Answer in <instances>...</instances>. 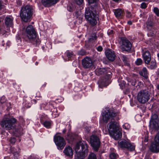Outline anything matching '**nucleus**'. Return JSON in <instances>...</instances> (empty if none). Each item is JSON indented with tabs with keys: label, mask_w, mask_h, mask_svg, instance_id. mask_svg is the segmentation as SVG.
Wrapping results in <instances>:
<instances>
[{
	"label": "nucleus",
	"mask_w": 159,
	"mask_h": 159,
	"mask_svg": "<svg viewBox=\"0 0 159 159\" xmlns=\"http://www.w3.org/2000/svg\"><path fill=\"white\" fill-rule=\"evenodd\" d=\"M17 121L16 119L12 117L2 120L1 122V125L6 129L11 130L16 127Z\"/></svg>",
	"instance_id": "nucleus-7"
},
{
	"label": "nucleus",
	"mask_w": 159,
	"mask_h": 159,
	"mask_svg": "<svg viewBox=\"0 0 159 159\" xmlns=\"http://www.w3.org/2000/svg\"><path fill=\"white\" fill-rule=\"evenodd\" d=\"M74 138V136L72 133H67L66 139L69 142L72 141Z\"/></svg>",
	"instance_id": "nucleus-25"
},
{
	"label": "nucleus",
	"mask_w": 159,
	"mask_h": 159,
	"mask_svg": "<svg viewBox=\"0 0 159 159\" xmlns=\"http://www.w3.org/2000/svg\"><path fill=\"white\" fill-rule=\"evenodd\" d=\"M66 129H64L63 130V133H65V132H66Z\"/></svg>",
	"instance_id": "nucleus-54"
},
{
	"label": "nucleus",
	"mask_w": 159,
	"mask_h": 159,
	"mask_svg": "<svg viewBox=\"0 0 159 159\" xmlns=\"http://www.w3.org/2000/svg\"><path fill=\"white\" fill-rule=\"evenodd\" d=\"M107 58L111 61H113L115 58L116 55L114 52L111 50H107L105 52Z\"/></svg>",
	"instance_id": "nucleus-14"
},
{
	"label": "nucleus",
	"mask_w": 159,
	"mask_h": 159,
	"mask_svg": "<svg viewBox=\"0 0 159 159\" xmlns=\"http://www.w3.org/2000/svg\"><path fill=\"white\" fill-rule=\"evenodd\" d=\"M6 32V31L3 30L2 28H0V34L4 35Z\"/></svg>",
	"instance_id": "nucleus-44"
},
{
	"label": "nucleus",
	"mask_w": 159,
	"mask_h": 159,
	"mask_svg": "<svg viewBox=\"0 0 159 159\" xmlns=\"http://www.w3.org/2000/svg\"><path fill=\"white\" fill-rule=\"evenodd\" d=\"M107 68H100L97 69L96 70V73L97 75H99L102 74H106L107 73Z\"/></svg>",
	"instance_id": "nucleus-21"
},
{
	"label": "nucleus",
	"mask_w": 159,
	"mask_h": 159,
	"mask_svg": "<svg viewBox=\"0 0 159 159\" xmlns=\"http://www.w3.org/2000/svg\"><path fill=\"white\" fill-rule=\"evenodd\" d=\"M148 137L147 136V135H146L145 137V139H144V142H147L148 141Z\"/></svg>",
	"instance_id": "nucleus-48"
},
{
	"label": "nucleus",
	"mask_w": 159,
	"mask_h": 159,
	"mask_svg": "<svg viewBox=\"0 0 159 159\" xmlns=\"http://www.w3.org/2000/svg\"><path fill=\"white\" fill-rule=\"evenodd\" d=\"M78 54L81 56H83L86 55V52L85 50L82 49L78 52Z\"/></svg>",
	"instance_id": "nucleus-36"
},
{
	"label": "nucleus",
	"mask_w": 159,
	"mask_h": 159,
	"mask_svg": "<svg viewBox=\"0 0 159 159\" xmlns=\"http://www.w3.org/2000/svg\"><path fill=\"white\" fill-rule=\"evenodd\" d=\"M113 0L115 2H117L118 1H119L120 0Z\"/></svg>",
	"instance_id": "nucleus-57"
},
{
	"label": "nucleus",
	"mask_w": 159,
	"mask_h": 159,
	"mask_svg": "<svg viewBox=\"0 0 159 159\" xmlns=\"http://www.w3.org/2000/svg\"><path fill=\"white\" fill-rule=\"evenodd\" d=\"M135 84V82H134L133 83H132V85H134Z\"/></svg>",
	"instance_id": "nucleus-59"
},
{
	"label": "nucleus",
	"mask_w": 159,
	"mask_h": 159,
	"mask_svg": "<svg viewBox=\"0 0 159 159\" xmlns=\"http://www.w3.org/2000/svg\"><path fill=\"white\" fill-rule=\"evenodd\" d=\"M26 38L36 46L39 45L41 41L38 38L36 37V34L33 27L32 25L28 26L25 30Z\"/></svg>",
	"instance_id": "nucleus-4"
},
{
	"label": "nucleus",
	"mask_w": 159,
	"mask_h": 159,
	"mask_svg": "<svg viewBox=\"0 0 159 159\" xmlns=\"http://www.w3.org/2000/svg\"><path fill=\"white\" fill-rule=\"evenodd\" d=\"M75 150L78 159H84L88 152V145L85 142L80 141L76 145Z\"/></svg>",
	"instance_id": "nucleus-3"
},
{
	"label": "nucleus",
	"mask_w": 159,
	"mask_h": 159,
	"mask_svg": "<svg viewBox=\"0 0 159 159\" xmlns=\"http://www.w3.org/2000/svg\"><path fill=\"white\" fill-rule=\"evenodd\" d=\"M66 56L69 58H70L72 57L74 54L72 52H70L69 50L67 51L66 52Z\"/></svg>",
	"instance_id": "nucleus-29"
},
{
	"label": "nucleus",
	"mask_w": 159,
	"mask_h": 159,
	"mask_svg": "<svg viewBox=\"0 0 159 159\" xmlns=\"http://www.w3.org/2000/svg\"><path fill=\"white\" fill-rule=\"evenodd\" d=\"M63 152L66 156L69 157H71L73 155V150L70 146L66 147L63 151Z\"/></svg>",
	"instance_id": "nucleus-17"
},
{
	"label": "nucleus",
	"mask_w": 159,
	"mask_h": 159,
	"mask_svg": "<svg viewBox=\"0 0 159 159\" xmlns=\"http://www.w3.org/2000/svg\"><path fill=\"white\" fill-rule=\"evenodd\" d=\"M123 128L126 129H129L130 128V126L129 124L128 123L125 124L123 126Z\"/></svg>",
	"instance_id": "nucleus-38"
},
{
	"label": "nucleus",
	"mask_w": 159,
	"mask_h": 159,
	"mask_svg": "<svg viewBox=\"0 0 159 159\" xmlns=\"http://www.w3.org/2000/svg\"><path fill=\"white\" fill-rule=\"evenodd\" d=\"M82 64L84 68H89L93 65V63L90 58L87 57L82 60Z\"/></svg>",
	"instance_id": "nucleus-13"
},
{
	"label": "nucleus",
	"mask_w": 159,
	"mask_h": 159,
	"mask_svg": "<svg viewBox=\"0 0 159 159\" xmlns=\"http://www.w3.org/2000/svg\"><path fill=\"white\" fill-rule=\"evenodd\" d=\"M43 124L45 127L47 128H49L51 125V122L49 121H44Z\"/></svg>",
	"instance_id": "nucleus-32"
},
{
	"label": "nucleus",
	"mask_w": 159,
	"mask_h": 159,
	"mask_svg": "<svg viewBox=\"0 0 159 159\" xmlns=\"http://www.w3.org/2000/svg\"><path fill=\"white\" fill-rule=\"evenodd\" d=\"M68 11H72V10H73V8H72L71 6H69V8H68Z\"/></svg>",
	"instance_id": "nucleus-51"
},
{
	"label": "nucleus",
	"mask_w": 159,
	"mask_h": 159,
	"mask_svg": "<svg viewBox=\"0 0 159 159\" xmlns=\"http://www.w3.org/2000/svg\"><path fill=\"white\" fill-rule=\"evenodd\" d=\"M108 79L107 78H101L98 81L99 87L100 88H102L103 87L106 86V83Z\"/></svg>",
	"instance_id": "nucleus-19"
},
{
	"label": "nucleus",
	"mask_w": 159,
	"mask_h": 159,
	"mask_svg": "<svg viewBox=\"0 0 159 159\" xmlns=\"http://www.w3.org/2000/svg\"><path fill=\"white\" fill-rule=\"evenodd\" d=\"M20 152V149L19 148H18V151H16L15 150H14L13 151V155L16 158H17L19 157V153Z\"/></svg>",
	"instance_id": "nucleus-28"
},
{
	"label": "nucleus",
	"mask_w": 159,
	"mask_h": 159,
	"mask_svg": "<svg viewBox=\"0 0 159 159\" xmlns=\"http://www.w3.org/2000/svg\"><path fill=\"white\" fill-rule=\"evenodd\" d=\"M33 101L35 103H36L37 102V101L35 99H33Z\"/></svg>",
	"instance_id": "nucleus-55"
},
{
	"label": "nucleus",
	"mask_w": 159,
	"mask_h": 159,
	"mask_svg": "<svg viewBox=\"0 0 159 159\" xmlns=\"http://www.w3.org/2000/svg\"><path fill=\"white\" fill-rule=\"evenodd\" d=\"M120 40L122 41L123 46L121 48V49L122 51H130L132 47V44L126 38L124 37H121Z\"/></svg>",
	"instance_id": "nucleus-11"
},
{
	"label": "nucleus",
	"mask_w": 159,
	"mask_h": 159,
	"mask_svg": "<svg viewBox=\"0 0 159 159\" xmlns=\"http://www.w3.org/2000/svg\"><path fill=\"white\" fill-rule=\"evenodd\" d=\"M121 58L123 61L125 63H127L128 58L127 57L124 55H122L121 56Z\"/></svg>",
	"instance_id": "nucleus-34"
},
{
	"label": "nucleus",
	"mask_w": 159,
	"mask_h": 159,
	"mask_svg": "<svg viewBox=\"0 0 159 159\" xmlns=\"http://www.w3.org/2000/svg\"><path fill=\"white\" fill-rule=\"evenodd\" d=\"M88 159H97V158L96 155L93 153H92L89 155Z\"/></svg>",
	"instance_id": "nucleus-30"
},
{
	"label": "nucleus",
	"mask_w": 159,
	"mask_h": 159,
	"mask_svg": "<svg viewBox=\"0 0 159 159\" xmlns=\"http://www.w3.org/2000/svg\"><path fill=\"white\" fill-rule=\"evenodd\" d=\"M59 133H57L54 137V141L59 150L63 149L66 145V142L64 139L62 137L57 135Z\"/></svg>",
	"instance_id": "nucleus-8"
},
{
	"label": "nucleus",
	"mask_w": 159,
	"mask_h": 159,
	"mask_svg": "<svg viewBox=\"0 0 159 159\" xmlns=\"http://www.w3.org/2000/svg\"><path fill=\"white\" fill-rule=\"evenodd\" d=\"M117 113L109 109H107L102 113V120L104 122L107 123L109 120H111L107 125V128L109 134L114 132H117L119 129V124L114 120V118L116 116Z\"/></svg>",
	"instance_id": "nucleus-1"
},
{
	"label": "nucleus",
	"mask_w": 159,
	"mask_h": 159,
	"mask_svg": "<svg viewBox=\"0 0 159 159\" xmlns=\"http://www.w3.org/2000/svg\"><path fill=\"white\" fill-rule=\"evenodd\" d=\"M16 139L14 138H11L10 139V143H12V144H14L16 142Z\"/></svg>",
	"instance_id": "nucleus-42"
},
{
	"label": "nucleus",
	"mask_w": 159,
	"mask_h": 159,
	"mask_svg": "<svg viewBox=\"0 0 159 159\" xmlns=\"http://www.w3.org/2000/svg\"><path fill=\"white\" fill-rule=\"evenodd\" d=\"M85 17L89 23L92 26H94L99 20L98 15L95 9L92 6L87 7L85 12Z\"/></svg>",
	"instance_id": "nucleus-2"
},
{
	"label": "nucleus",
	"mask_w": 159,
	"mask_h": 159,
	"mask_svg": "<svg viewBox=\"0 0 159 159\" xmlns=\"http://www.w3.org/2000/svg\"><path fill=\"white\" fill-rule=\"evenodd\" d=\"M142 56L145 63L149 64L151 59V57L149 52L148 50H143Z\"/></svg>",
	"instance_id": "nucleus-12"
},
{
	"label": "nucleus",
	"mask_w": 159,
	"mask_h": 159,
	"mask_svg": "<svg viewBox=\"0 0 159 159\" xmlns=\"http://www.w3.org/2000/svg\"><path fill=\"white\" fill-rule=\"evenodd\" d=\"M157 89L159 90V84L157 86Z\"/></svg>",
	"instance_id": "nucleus-58"
},
{
	"label": "nucleus",
	"mask_w": 159,
	"mask_h": 159,
	"mask_svg": "<svg viewBox=\"0 0 159 159\" xmlns=\"http://www.w3.org/2000/svg\"><path fill=\"white\" fill-rule=\"evenodd\" d=\"M153 11L157 16H159V10L158 8L154 7L153 9Z\"/></svg>",
	"instance_id": "nucleus-37"
},
{
	"label": "nucleus",
	"mask_w": 159,
	"mask_h": 159,
	"mask_svg": "<svg viewBox=\"0 0 159 159\" xmlns=\"http://www.w3.org/2000/svg\"><path fill=\"white\" fill-rule=\"evenodd\" d=\"M159 121V118L157 114L155 113L152 114L150 120V121Z\"/></svg>",
	"instance_id": "nucleus-24"
},
{
	"label": "nucleus",
	"mask_w": 159,
	"mask_h": 159,
	"mask_svg": "<svg viewBox=\"0 0 159 159\" xmlns=\"http://www.w3.org/2000/svg\"><path fill=\"white\" fill-rule=\"evenodd\" d=\"M98 0H88L89 3H93L94 2H96Z\"/></svg>",
	"instance_id": "nucleus-46"
},
{
	"label": "nucleus",
	"mask_w": 159,
	"mask_h": 159,
	"mask_svg": "<svg viewBox=\"0 0 159 159\" xmlns=\"http://www.w3.org/2000/svg\"><path fill=\"white\" fill-rule=\"evenodd\" d=\"M33 11L32 7L30 6L26 5L22 7L20 13L21 19L23 21L27 22L31 16Z\"/></svg>",
	"instance_id": "nucleus-5"
},
{
	"label": "nucleus",
	"mask_w": 159,
	"mask_h": 159,
	"mask_svg": "<svg viewBox=\"0 0 159 159\" xmlns=\"http://www.w3.org/2000/svg\"><path fill=\"white\" fill-rule=\"evenodd\" d=\"M75 1L77 5H80L82 3L84 2V0H75Z\"/></svg>",
	"instance_id": "nucleus-39"
},
{
	"label": "nucleus",
	"mask_w": 159,
	"mask_h": 159,
	"mask_svg": "<svg viewBox=\"0 0 159 159\" xmlns=\"http://www.w3.org/2000/svg\"><path fill=\"white\" fill-rule=\"evenodd\" d=\"M97 50L98 51L101 52L103 48L102 46H99L97 48Z\"/></svg>",
	"instance_id": "nucleus-45"
},
{
	"label": "nucleus",
	"mask_w": 159,
	"mask_h": 159,
	"mask_svg": "<svg viewBox=\"0 0 159 159\" xmlns=\"http://www.w3.org/2000/svg\"><path fill=\"white\" fill-rule=\"evenodd\" d=\"M126 16L128 18L130 17L131 16V14L130 12H127L126 13Z\"/></svg>",
	"instance_id": "nucleus-47"
},
{
	"label": "nucleus",
	"mask_w": 159,
	"mask_h": 159,
	"mask_svg": "<svg viewBox=\"0 0 159 159\" xmlns=\"http://www.w3.org/2000/svg\"><path fill=\"white\" fill-rule=\"evenodd\" d=\"M147 6L145 2H143L141 4V7L142 9H145Z\"/></svg>",
	"instance_id": "nucleus-41"
},
{
	"label": "nucleus",
	"mask_w": 159,
	"mask_h": 159,
	"mask_svg": "<svg viewBox=\"0 0 159 159\" xmlns=\"http://www.w3.org/2000/svg\"><path fill=\"white\" fill-rule=\"evenodd\" d=\"M36 98L37 100H39L41 98V96L40 95V92H38L36 94Z\"/></svg>",
	"instance_id": "nucleus-40"
},
{
	"label": "nucleus",
	"mask_w": 159,
	"mask_h": 159,
	"mask_svg": "<svg viewBox=\"0 0 159 159\" xmlns=\"http://www.w3.org/2000/svg\"><path fill=\"white\" fill-rule=\"evenodd\" d=\"M113 31L112 30H111L108 32V34L109 35H111L113 34Z\"/></svg>",
	"instance_id": "nucleus-50"
},
{
	"label": "nucleus",
	"mask_w": 159,
	"mask_h": 159,
	"mask_svg": "<svg viewBox=\"0 0 159 159\" xmlns=\"http://www.w3.org/2000/svg\"><path fill=\"white\" fill-rule=\"evenodd\" d=\"M153 24L151 21H148L147 23V27L148 29L151 30Z\"/></svg>",
	"instance_id": "nucleus-31"
},
{
	"label": "nucleus",
	"mask_w": 159,
	"mask_h": 159,
	"mask_svg": "<svg viewBox=\"0 0 159 159\" xmlns=\"http://www.w3.org/2000/svg\"><path fill=\"white\" fill-rule=\"evenodd\" d=\"M6 101V99L5 97H2L1 99L0 102L1 103H3L5 102Z\"/></svg>",
	"instance_id": "nucleus-43"
},
{
	"label": "nucleus",
	"mask_w": 159,
	"mask_h": 159,
	"mask_svg": "<svg viewBox=\"0 0 159 159\" xmlns=\"http://www.w3.org/2000/svg\"><path fill=\"white\" fill-rule=\"evenodd\" d=\"M2 3L1 1H0V9L2 8Z\"/></svg>",
	"instance_id": "nucleus-53"
},
{
	"label": "nucleus",
	"mask_w": 159,
	"mask_h": 159,
	"mask_svg": "<svg viewBox=\"0 0 159 159\" xmlns=\"http://www.w3.org/2000/svg\"><path fill=\"white\" fill-rule=\"evenodd\" d=\"M114 12L116 17H119L122 16L124 15V11L120 9H116Z\"/></svg>",
	"instance_id": "nucleus-22"
},
{
	"label": "nucleus",
	"mask_w": 159,
	"mask_h": 159,
	"mask_svg": "<svg viewBox=\"0 0 159 159\" xmlns=\"http://www.w3.org/2000/svg\"><path fill=\"white\" fill-rule=\"evenodd\" d=\"M149 68L151 69H155L157 67V65L155 60H152L149 64Z\"/></svg>",
	"instance_id": "nucleus-26"
},
{
	"label": "nucleus",
	"mask_w": 159,
	"mask_h": 159,
	"mask_svg": "<svg viewBox=\"0 0 159 159\" xmlns=\"http://www.w3.org/2000/svg\"><path fill=\"white\" fill-rule=\"evenodd\" d=\"M110 134L112 136V137L115 140H118L120 139L122 136L121 132L120 131L118 132H114L113 133H110Z\"/></svg>",
	"instance_id": "nucleus-20"
},
{
	"label": "nucleus",
	"mask_w": 159,
	"mask_h": 159,
	"mask_svg": "<svg viewBox=\"0 0 159 159\" xmlns=\"http://www.w3.org/2000/svg\"><path fill=\"white\" fill-rule=\"evenodd\" d=\"M118 155L114 153H112L110 155V157L111 159H116Z\"/></svg>",
	"instance_id": "nucleus-33"
},
{
	"label": "nucleus",
	"mask_w": 159,
	"mask_h": 159,
	"mask_svg": "<svg viewBox=\"0 0 159 159\" xmlns=\"http://www.w3.org/2000/svg\"><path fill=\"white\" fill-rule=\"evenodd\" d=\"M127 23L129 25H131L132 24V22L131 21H128Z\"/></svg>",
	"instance_id": "nucleus-52"
},
{
	"label": "nucleus",
	"mask_w": 159,
	"mask_h": 159,
	"mask_svg": "<svg viewBox=\"0 0 159 159\" xmlns=\"http://www.w3.org/2000/svg\"><path fill=\"white\" fill-rule=\"evenodd\" d=\"M149 126L152 131H156L159 128V121H152L149 122Z\"/></svg>",
	"instance_id": "nucleus-15"
},
{
	"label": "nucleus",
	"mask_w": 159,
	"mask_h": 159,
	"mask_svg": "<svg viewBox=\"0 0 159 159\" xmlns=\"http://www.w3.org/2000/svg\"><path fill=\"white\" fill-rule=\"evenodd\" d=\"M157 56L158 57V60L159 61V52L157 54Z\"/></svg>",
	"instance_id": "nucleus-56"
},
{
	"label": "nucleus",
	"mask_w": 159,
	"mask_h": 159,
	"mask_svg": "<svg viewBox=\"0 0 159 159\" xmlns=\"http://www.w3.org/2000/svg\"><path fill=\"white\" fill-rule=\"evenodd\" d=\"M17 4L19 6L21 5L22 3L21 1L20 0H17L16 1Z\"/></svg>",
	"instance_id": "nucleus-49"
},
{
	"label": "nucleus",
	"mask_w": 159,
	"mask_h": 159,
	"mask_svg": "<svg viewBox=\"0 0 159 159\" xmlns=\"http://www.w3.org/2000/svg\"><path fill=\"white\" fill-rule=\"evenodd\" d=\"M90 142L93 149L95 151H98L100 147V143L99 138L95 135H93L90 137Z\"/></svg>",
	"instance_id": "nucleus-9"
},
{
	"label": "nucleus",
	"mask_w": 159,
	"mask_h": 159,
	"mask_svg": "<svg viewBox=\"0 0 159 159\" xmlns=\"http://www.w3.org/2000/svg\"><path fill=\"white\" fill-rule=\"evenodd\" d=\"M38 62H35V64L36 65H38Z\"/></svg>",
	"instance_id": "nucleus-60"
},
{
	"label": "nucleus",
	"mask_w": 159,
	"mask_h": 159,
	"mask_svg": "<svg viewBox=\"0 0 159 159\" xmlns=\"http://www.w3.org/2000/svg\"><path fill=\"white\" fill-rule=\"evenodd\" d=\"M142 60L141 58H138L135 61V64L137 65H140L142 64Z\"/></svg>",
	"instance_id": "nucleus-35"
},
{
	"label": "nucleus",
	"mask_w": 159,
	"mask_h": 159,
	"mask_svg": "<svg viewBox=\"0 0 159 159\" xmlns=\"http://www.w3.org/2000/svg\"><path fill=\"white\" fill-rule=\"evenodd\" d=\"M139 74L144 77L145 78L147 79L148 77V73L146 68H143L142 70L139 72Z\"/></svg>",
	"instance_id": "nucleus-23"
},
{
	"label": "nucleus",
	"mask_w": 159,
	"mask_h": 159,
	"mask_svg": "<svg viewBox=\"0 0 159 159\" xmlns=\"http://www.w3.org/2000/svg\"><path fill=\"white\" fill-rule=\"evenodd\" d=\"M13 19L12 17L7 16L5 19L4 21L7 27H11L13 24Z\"/></svg>",
	"instance_id": "nucleus-18"
},
{
	"label": "nucleus",
	"mask_w": 159,
	"mask_h": 159,
	"mask_svg": "<svg viewBox=\"0 0 159 159\" xmlns=\"http://www.w3.org/2000/svg\"><path fill=\"white\" fill-rule=\"evenodd\" d=\"M151 94L150 91L148 88L141 90L138 93L137 100L140 103H145L150 98Z\"/></svg>",
	"instance_id": "nucleus-6"
},
{
	"label": "nucleus",
	"mask_w": 159,
	"mask_h": 159,
	"mask_svg": "<svg viewBox=\"0 0 159 159\" xmlns=\"http://www.w3.org/2000/svg\"><path fill=\"white\" fill-rule=\"evenodd\" d=\"M59 0H42L43 4L45 7H48L51 5L55 4Z\"/></svg>",
	"instance_id": "nucleus-16"
},
{
	"label": "nucleus",
	"mask_w": 159,
	"mask_h": 159,
	"mask_svg": "<svg viewBox=\"0 0 159 159\" xmlns=\"http://www.w3.org/2000/svg\"><path fill=\"white\" fill-rule=\"evenodd\" d=\"M97 36L96 33H93L91 34L89 38V42L95 40L97 39Z\"/></svg>",
	"instance_id": "nucleus-27"
},
{
	"label": "nucleus",
	"mask_w": 159,
	"mask_h": 159,
	"mask_svg": "<svg viewBox=\"0 0 159 159\" xmlns=\"http://www.w3.org/2000/svg\"><path fill=\"white\" fill-rule=\"evenodd\" d=\"M118 144L120 148H126L131 151H134L135 149V146L132 145L131 143L125 139L119 141Z\"/></svg>",
	"instance_id": "nucleus-10"
}]
</instances>
